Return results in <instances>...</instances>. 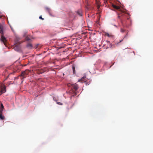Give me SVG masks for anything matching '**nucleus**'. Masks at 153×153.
<instances>
[{"instance_id": "f257e3e1", "label": "nucleus", "mask_w": 153, "mask_h": 153, "mask_svg": "<svg viewBox=\"0 0 153 153\" xmlns=\"http://www.w3.org/2000/svg\"><path fill=\"white\" fill-rule=\"evenodd\" d=\"M3 29V26L0 24V33L1 34V41L3 42L4 45L6 46L7 40L6 38L4 36Z\"/></svg>"}, {"instance_id": "f03ea898", "label": "nucleus", "mask_w": 153, "mask_h": 153, "mask_svg": "<svg viewBox=\"0 0 153 153\" xmlns=\"http://www.w3.org/2000/svg\"><path fill=\"white\" fill-rule=\"evenodd\" d=\"M6 87L5 85L3 84H0V95L6 92Z\"/></svg>"}, {"instance_id": "7ed1b4c3", "label": "nucleus", "mask_w": 153, "mask_h": 153, "mask_svg": "<svg viewBox=\"0 0 153 153\" xmlns=\"http://www.w3.org/2000/svg\"><path fill=\"white\" fill-rule=\"evenodd\" d=\"M29 73V71L28 70H26L25 71H22L19 76L22 77L21 79H23L26 77V76L28 75Z\"/></svg>"}, {"instance_id": "20e7f679", "label": "nucleus", "mask_w": 153, "mask_h": 153, "mask_svg": "<svg viewBox=\"0 0 153 153\" xmlns=\"http://www.w3.org/2000/svg\"><path fill=\"white\" fill-rule=\"evenodd\" d=\"M112 6L116 10H118L120 12L122 13L125 12V11L123 10L120 8V7L118 6H117L114 4H113L112 5Z\"/></svg>"}, {"instance_id": "39448f33", "label": "nucleus", "mask_w": 153, "mask_h": 153, "mask_svg": "<svg viewBox=\"0 0 153 153\" xmlns=\"http://www.w3.org/2000/svg\"><path fill=\"white\" fill-rule=\"evenodd\" d=\"M86 77L85 76H83L80 79H79L78 80V81L79 82H81L82 83L85 82L86 85H87V83L86 82Z\"/></svg>"}, {"instance_id": "423d86ee", "label": "nucleus", "mask_w": 153, "mask_h": 153, "mask_svg": "<svg viewBox=\"0 0 153 153\" xmlns=\"http://www.w3.org/2000/svg\"><path fill=\"white\" fill-rule=\"evenodd\" d=\"M72 88H73L75 90H77L78 88V86L76 84L73 85H72Z\"/></svg>"}, {"instance_id": "0eeeda50", "label": "nucleus", "mask_w": 153, "mask_h": 153, "mask_svg": "<svg viewBox=\"0 0 153 153\" xmlns=\"http://www.w3.org/2000/svg\"><path fill=\"white\" fill-rule=\"evenodd\" d=\"M96 3L97 4V8L99 9L100 7V2L99 0H95Z\"/></svg>"}, {"instance_id": "6e6552de", "label": "nucleus", "mask_w": 153, "mask_h": 153, "mask_svg": "<svg viewBox=\"0 0 153 153\" xmlns=\"http://www.w3.org/2000/svg\"><path fill=\"white\" fill-rule=\"evenodd\" d=\"M45 9H46V11L47 12H48L50 15H51V9L50 8H49L48 7H46L45 8Z\"/></svg>"}, {"instance_id": "1a4fd4ad", "label": "nucleus", "mask_w": 153, "mask_h": 153, "mask_svg": "<svg viewBox=\"0 0 153 153\" xmlns=\"http://www.w3.org/2000/svg\"><path fill=\"white\" fill-rule=\"evenodd\" d=\"M14 49L16 51H18L19 50V46H16V45L14 47Z\"/></svg>"}, {"instance_id": "9d476101", "label": "nucleus", "mask_w": 153, "mask_h": 153, "mask_svg": "<svg viewBox=\"0 0 153 153\" xmlns=\"http://www.w3.org/2000/svg\"><path fill=\"white\" fill-rule=\"evenodd\" d=\"M77 13L80 16H82V12L81 11H78Z\"/></svg>"}, {"instance_id": "9b49d317", "label": "nucleus", "mask_w": 153, "mask_h": 153, "mask_svg": "<svg viewBox=\"0 0 153 153\" xmlns=\"http://www.w3.org/2000/svg\"><path fill=\"white\" fill-rule=\"evenodd\" d=\"M2 113H0V119L1 120H3L4 118V116L2 115Z\"/></svg>"}, {"instance_id": "f8f14e48", "label": "nucleus", "mask_w": 153, "mask_h": 153, "mask_svg": "<svg viewBox=\"0 0 153 153\" xmlns=\"http://www.w3.org/2000/svg\"><path fill=\"white\" fill-rule=\"evenodd\" d=\"M27 47L28 48H31L32 47V45L30 43H28L27 45Z\"/></svg>"}, {"instance_id": "ddd939ff", "label": "nucleus", "mask_w": 153, "mask_h": 153, "mask_svg": "<svg viewBox=\"0 0 153 153\" xmlns=\"http://www.w3.org/2000/svg\"><path fill=\"white\" fill-rule=\"evenodd\" d=\"M105 36H107L109 37L111 36V34H110L108 33H105Z\"/></svg>"}, {"instance_id": "4468645a", "label": "nucleus", "mask_w": 153, "mask_h": 153, "mask_svg": "<svg viewBox=\"0 0 153 153\" xmlns=\"http://www.w3.org/2000/svg\"><path fill=\"white\" fill-rule=\"evenodd\" d=\"M72 67L73 73L74 74L75 73V70L74 66L73 65Z\"/></svg>"}, {"instance_id": "2eb2a0df", "label": "nucleus", "mask_w": 153, "mask_h": 153, "mask_svg": "<svg viewBox=\"0 0 153 153\" xmlns=\"http://www.w3.org/2000/svg\"><path fill=\"white\" fill-rule=\"evenodd\" d=\"M26 40L29 41L30 40V38L28 36H27L26 38Z\"/></svg>"}, {"instance_id": "dca6fc26", "label": "nucleus", "mask_w": 153, "mask_h": 153, "mask_svg": "<svg viewBox=\"0 0 153 153\" xmlns=\"http://www.w3.org/2000/svg\"><path fill=\"white\" fill-rule=\"evenodd\" d=\"M0 108H3V109H4V107L3 105L2 104V103H1V107H0Z\"/></svg>"}, {"instance_id": "f3484780", "label": "nucleus", "mask_w": 153, "mask_h": 153, "mask_svg": "<svg viewBox=\"0 0 153 153\" xmlns=\"http://www.w3.org/2000/svg\"><path fill=\"white\" fill-rule=\"evenodd\" d=\"M3 108H0V113H2V111L3 110Z\"/></svg>"}, {"instance_id": "a211bd4d", "label": "nucleus", "mask_w": 153, "mask_h": 153, "mask_svg": "<svg viewBox=\"0 0 153 153\" xmlns=\"http://www.w3.org/2000/svg\"><path fill=\"white\" fill-rule=\"evenodd\" d=\"M73 94L71 95V96H74L75 95L77 94L75 92H74Z\"/></svg>"}, {"instance_id": "6ab92c4d", "label": "nucleus", "mask_w": 153, "mask_h": 153, "mask_svg": "<svg viewBox=\"0 0 153 153\" xmlns=\"http://www.w3.org/2000/svg\"><path fill=\"white\" fill-rule=\"evenodd\" d=\"M39 18L42 20H43L44 19L41 16H40L39 17Z\"/></svg>"}, {"instance_id": "aec40b11", "label": "nucleus", "mask_w": 153, "mask_h": 153, "mask_svg": "<svg viewBox=\"0 0 153 153\" xmlns=\"http://www.w3.org/2000/svg\"><path fill=\"white\" fill-rule=\"evenodd\" d=\"M42 72L41 71H39L38 72V74H42Z\"/></svg>"}, {"instance_id": "412c9836", "label": "nucleus", "mask_w": 153, "mask_h": 153, "mask_svg": "<svg viewBox=\"0 0 153 153\" xmlns=\"http://www.w3.org/2000/svg\"><path fill=\"white\" fill-rule=\"evenodd\" d=\"M121 32H125V30H123V29H121Z\"/></svg>"}, {"instance_id": "4be33fe9", "label": "nucleus", "mask_w": 153, "mask_h": 153, "mask_svg": "<svg viewBox=\"0 0 153 153\" xmlns=\"http://www.w3.org/2000/svg\"><path fill=\"white\" fill-rule=\"evenodd\" d=\"M127 33L126 35L125 36V37H126L128 36V32L127 31Z\"/></svg>"}, {"instance_id": "5701e85b", "label": "nucleus", "mask_w": 153, "mask_h": 153, "mask_svg": "<svg viewBox=\"0 0 153 153\" xmlns=\"http://www.w3.org/2000/svg\"><path fill=\"white\" fill-rule=\"evenodd\" d=\"M118 18H120V16H118Z\"/></svg>"}, {"instance_id": "b1692460", "label": "nucleus", "mask_w": 153, "mask_h": 153, "mask_svg": "<svg viewBox=\"0 0 153 153\" xmlns=\"http://www.w3.org/2000/svg\"><path fill=\"white\" fill-rule=\"evenodd\" d=\"M122 40H120V41L119 42H122Z\"/></svg>"}, {"instance_id": "393cba45", "label": "nucleus", "mask_w": 153, "mask_h": 153, "mask_svg": "<svg viewBox=\"0 0 153 153\" xmlns=\"http://www.w3.org/2000/svg\"><path fill=\"white\" fill-rule=\"evenodd\" d=\"M30 38H32V39H33V38H32V36H31Z\"/></svg>"}, {"instance_id": "a878e982", "label": "nucleus", "mask_w": 153, "mask_h": 153, "mask_svg": "<svg viewBox=\"0 0 153 153\" xmlns=\"http://www.w3.org/2000/svg\"><path fill=\"white\" fill-rule=\"evenodd\" d=\"M71 92H73V91H71Z\"/></svg>"}, {"instance_id": "bb28decb", "label": "nucleus", "mask_w": 153, "mask_h": 153, "mask_svg": "<svg viewBox=\"0 0 153 153\" xmlns=\"http://www.w3.org/2000/svg\"><path fill=\"white\" fill-rule=\"evenodd\" d=\"M57 103H58V104H59V103H60V102H57Z\"/></svg>"}, {"instance_id": "cd10ccee", "label": "nucleus", "mask_w": 153, "mask_h": 153, "mask_svg": "<svg viewBox=\"0 0 153 153\" xmlns=\"http://www.w3.org/2000/svg\"><path fill=\"white\" fill-rule=\"evenodd\" d=\"M1 18V16H0V18Z\"/></svg>"}]
</instances>
